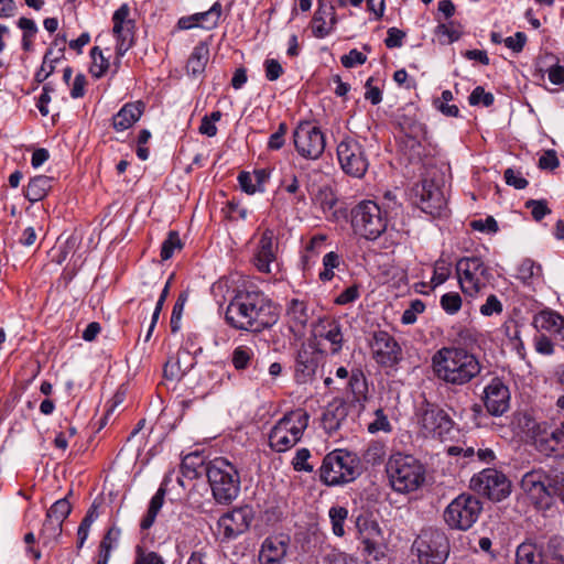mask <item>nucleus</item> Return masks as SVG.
<instances>
[{"mask_svg":"<svg viewBox=\"0 0 564 564\" xmlns=\"http://www.w3.org/2000/svg\"><path fill=\"white\" fill-rule=\"evenodd\" d=\"M226 322L238 330L260 333L272 327L279 313L272 300L261 292H239L228 304Z\"/></svg>","mask_w":564,"mask_h":564,"instance_id":"obj_1","label":"nucleus"},{"mask_svg":"<svg viewBox=\"0 0 564 564\" xmlns=\"http://www.w3.org/2000/svg\"><path fill=\"white\" fill-rule=\"evenodd\" d=\"M432 368L437 379L451 386H464L481 371L478 358L458 347L438 349L432 357Z\"/></svg>","mask_w":564,"mask_h":564,"instance_id":"obj_2","label":"nucleus"},{"mask_svg":"<svg viewBox=\"0 0 564 564\" xmlns=\"http://www.w3.org/2000/svg\"><path fill=\"white\" fill-rule=\"evenodd\" d=\"M386 474L395 492L417 490L425 481L424 466L412 455L395 453L386 463Z\"/></svg>","mask_w":564,"mask_h":564,"instance_id":"obj_3","label":"nucleus"},{"mask_svg":"<svg viewBox=\"0 0 564 564\" xmlns=\"http://www.w3.org/2000/svg\"><path fill=\"white\" fill-rule=\"evenodd\" d=\"M207 479L214 499L229 505L240 492V475L237 467L224 457H216L206 467Z\"/></svg>","mask_w":564,"mask_h":564,"instance_id":"obj_4","label":"nucleus"},{"mask_svg":"<svg viewBox=\"0 0 564 564\" xmlns=\"http://www.w3.org/2000/svg\"><path fill=\"white\" fill-rule=\"evenodd\" d=\"M318 473L324 485L341 486L354 481L360 475V460L354 453L335 449L323 458Z\"/></svg>","mask_w":564,"mask_h":564,"instance_id":"obj_5","label":"nucleus"},{"mask_svg":"<svg viewBox=\"0 0 564 564\" xmlns=\"http://www.w3.org/2000/svg\"><path fill=\"white\" fill-rule=\"evenodd\" d=\"M310 415L304 409L286 412L271 429L269 446L276 453H284L295 446L308 426Z\"/></svg>","mask_w":564,"mask_h":564,"instance_id":"obj_6","label":"nucleus"},{"mask_svg":"<svg viewBox=\"0 0 564 564\" xmlns=\"http://www.w3.org/2000/svg\"><path fill=\"white\" fill-rule=\"evenodd\" d=\"M350 215L354 232L366 240L375 241L388 229V212L373 200L358 203Z\"/></svg>","mask_w":564,"mask_h":564,"instance_id":"obj_7","label":"nucleus"},{"mask_svg":"<svg viewBox=\"0 0 564 564\" xmlns=\"http://www.w3.org/2000/svg\"><path fill=\"white\" fill-rule=\"evenodd\" d=\"M455 270L462 292L470 297L480 294L492 279L488 265L475 256L460 258Z\"/></svg>","mask_w":564,"mask_h":564,"instance_id":"obj_8","label":"nucleus"},{"mask_svg":"<svg viewBox=\"0 0 564 564\" xmlns=\"http://www.w3.org/2000/svg\"><path fill=\"white\" fill-rule=\"evenodd\" d=\"M416 424L422 436L445 440L454 427L449 414L438 404L424 400L415 410Z\"/></svg>","mask_w":564,"mask_h":564,"instance_id":"obj_9","label":"nucleus"},{"mask_svg":"<svg viewBox=\"0 0 564 564\" xmlns=\"http://www.w3.org/2000/svg\"><path fill=\"white\" fill-rule=\"evenodd\" d=\"M412 552L420 564H443L449 552L448 539L438 529H424L414 540Z\"/></svg>","mask_w":564,"mask_h":564,"instance_id":"obj_10","label":"nucleus"},{"mask_svg":"<svg viewBox=\"0 0 564 564\" xmlns=\"http://www.w3.org/2000/svg\"><path fill=\"white\" fill-rule=\"evenodd\" d=\"M482 510L480 500L469 494H462L444 510V521L454 530L466 531L478 520Z\"/></svg>","mask_w":564,"mask_h":564,"instance_id":"obj_11","label":"nucleus"},{"mask_svg":"<svg viewBox=\"0 0 564 564\" xmlns=\"http://www.w3.org/2000/svg\"><path fill=\"white\" fill-rule=\"evenodd\" d=\"M469 486L478 495L497 502L511 494V481L503 473L495 468H485L475 474Z\"/></svg>","mask_w":564,"mask_h":564,"instance_id":"obj_12","label":"nucleus"},{"mask_svg":"<svg viewBox=\"0 0 564 564\" xmlns=\"http://www.w3.org/2000/svg\"><path fill=\"white\" fill-rule=\"evenodd\" d=\"M337 158L343 171L357 178L362 177L369 167L368 156L362 144L350 137H345L338 143Z\"/></svg>","mask_w":564,"mask_h":564,"instance_id":"obj_13","label":"nucleus"},{"mask_svg":"<svg viewBox=\"0 0 564 564\" xmlns=\"http://www.w3.org/2000/svg\"><path fill=\"white\" fill-rule=\"evenodd\" d=\"M293 140L296 151L304 159L316 160L324 152V133L311 122H301L294 130Z\"/></svg>","mask_w":564,"mask_h":564,"instance_id":"obj_14","label":"nucleus"},{"mask_svg":"<svg viewBox=\"0 0 564 564\" xmlns=\"http://www.w3.org/2000/svg\"><path fill=\"white\" fill-rule=\"evenodd\" d=\"M370 349L375 361L381 367H394L402 359L401 346L384 330L372 334Z\"/></svg>","mask_w":564,"mask_h":564,"instance_id":"obj_15","label":"nucleus"},{"mask_svg":"<svg viewBox=\"0 0 564 564\" xmlns=\"http://www.w3.org/2000/svg\"><path fill=\"white\" fill-rule=\"evenodd\" d=\"M414 196L421 210L433 217L441 216L446 207L444 194L433 181L423 180L416 184Z\"/></svg>","mask_w":564,"mask_h":564,"instance_id":"obj_16","label":"nucleus"},{"mask_svg":"<svg viewBox=\"0 0 564 564\" xmlns=\"http://www.w3.org/2000/svg\"><path fill=\"white\" fill-rule=\"evenodd\" d=\"M112 33L117 40V55H124L133 45L135 23L130 18V7L121 4L112 14Z\"/></svg>","mask_w":564,"mask_h":564,"instance_id":"obj_17","label":"nucleus"},{"mask_svg":"<svg viewBox=\"0 0 564 564\" xmlns=\"http://www.w3.org/2000/svg\"><path fill=\"white\" fill-rule=\"evenodd\" d=\"M284 311L289 329L295 336L302 337L314 317V308L305 299L292 297L285 301Z\"/></svg>","mask_w":564,"mask_h":564,"instance_id":"obj_18","label":"nucleus"},{"mask_svg":"<svg viewBox=\"0 0 564 564\" xmlns=\"http://www.w3.org/2000/svg\"><path fill=\"white\" fill-rule=\"evenodd\" d=\"M509 387L498 377H495L484 388L481 401L487 412L492 416L503 415L510 408Z\"/></svg>","mask_w":564,"mask_h":564,"instance_id":"obj_19","label":"nucleus"},{"mask_svg":"<svg viewBox=\"0 0 564 564\" xmlns=\"http://www.w3.org/2000/svg\"><path fill=\"white\" fill-rule=\"evenodd\" d=\"M535 449L546 457H564V421L552 431H539L533 436Z\"/></svg>","mask_w":564,"mask_h":564,"instance_id":"obj_20","label":"nucleus"},{"mask_svg":"<svg viewBox=\"0 0 564 564\" xmlns=\"http://www.w3.org/2000/svg\"><path fill=\"white\" fill-rule=\"evenodd\" d=\"M546 481L547 471L532 469L522 476L521 488L535 505L547 506Z\"/></svg>","mask_w":564,"mask_h":564,"instance_id":"obj_21","label":"nucleus"},{"mask_svg":"<svg viewBox=\"0 0 564 564\" xmlns=\"http://www.w3.org/2000/svg\"><path fill=\"white\" fill-rule=\"evenodd\" d=\"M290 546V538L284 534L270 535L261 544L260 564H283Z\"/></svg>","mask_w":564,"mask_h":564,"instance_id":"obj_22","label":"nucleus"},{"mask_svg":"<svg viewBox=\"0 0 564 564\" xmlns=\"http://www.w3.org/2000/svg\"><path fill=\"white\" fill-rule=\"evenodd\" d=\"M250 518L246 509H234L223 514L218 522V531L224 539L231 540L248 530Z\"/></svg>","mask_w":564,"mask_h":564,"instance_id":"obj_23","label":"nucleus"},{"mask_svg":"<svg viewBox=\"0 0 564 564\" xmlns=\"http://www.w3.org/2000/svg\"><path fill=\"white\" fill-rule=\"evenodd\" d=\"M314 336L324 338L330 344V352L337 354L341 350L344 344V335L339 321L333 317L318 318L314 325Z\"/></svg>","mask_w":564,"mask_h":564,"instance_id":"obj_24","label":"nucleus"},{"mask_svg":"<svg viewBox=\"0 0 564 564\" xmlns=\"http://www.w3.org/2000/svg\"><path fill=\"white\" fill-rule=\"evenodd\" d=\"M274 231L265 229L259 240L254 254V265L260 272L271 273V263L275 261L276 243H274Z\"/></svg>","mask_w":564,"mask_h":564,"instance_id":"obj_25","label":"nucleus"},{"mask_svg":"<svg viewBox=\"0 0 564 564\" xmlns=\"http://www.w3.org/2000/svg\"><path fill=\"white\" fill-rule=\"evenodd\" d=\"M348 405L343 400L330 402L322 416V426L325 432L333 436L347 423Z\"/></svg>","mask_w":564,"mask_h":564,"instance_id":"obj_26","label":"nucleus"},{"mask_svg":"<svg viewBox=\"0 0 564 564\" xmlns=\"http://www.w3.org/2000/svg\"><path fill=\"white\" fill-rule=\"evenodd\" d=\"M318 367L317 355L308 348H301L295 360V380L300 384L307 383L313 379Z\"/></svg>","mask_w":564,"mask_h":564,"instance_id":"obj_27","label":"nucleus"},{"mask_svg":"<svg viewBox=\"0 0 564 564\" xmlns=\"http://www.w3.org/2000/svg\"><path fill=\"white\" fill-rule=\"evenodd\" d=\"M336 24V12L332 4L319 2L313 18V34L318 39L326 37Z\"/></svg>","mask_w":564,"mask_h":564,"instance_id":"obj_28","label":"nucleus"},{"mask_svg":"<svg viewBox=\"0 0 564 564\" xmlns=\"http://www.w3.org/2000/svg\"><path fill=\"white\" fill-rule=\"evenodd\" d=\"M144 104L134 101L126 104L112 118V126L117 131L131 128L142 116Z\"/></svg>","mask_w":564,"mask_h":564,"instance_id":"obj_29","label":"nucleus"},{"mask_svg":"<svg viewBox=\"0 0 564 564\" xmlns=\"http://www.w3.org/2000/svg\"><path fill=\"white\" fill-rule=\"evenodd\" d=\"M535 326L564 341V317L554 311H542L534 318Z\"/></svg>","mask_w":564,"mask_h":564,"instance_id":"obj_30","label":"nucleus"},{"mask_svg":"<svg viewBox=\"0 0 564 564\" xmlns=\"http://www.w3.org/2000/svg\"><path fill=\"white\" fill-rule=\"evenodd\" d=\"M348 387L352 395V402L358 404L362 410L369 399L368 395V382L360 369H354L350 372Z\"/></svg>","mask_w":564,"mask_h":564,"instance_id":"obj_31","label":"nucleus"},{"mask_svg":"<svg viewBox=\"0 0 564 564\" xmlns=\"http://www.w3.org/2000/svg\"><path fill=\"white\" fill-rule=\"evenodd\" d=\"M53 177L46 175H37L31 178L25 188V198L35 203L43 199L52 187Z\"/></svg>","mask_w":564,"mask_h":564,"instance_id":"obj_32","label":"nucleus"},{"mask_svg":"<svg viewBox=\"0 0 564 564\" xmlns=\"http://www.w3.org/2000/svg\"><path fill=\"white\" fill-rule=\"evenodd\" d=\"M209 59V48L205 43H198L187 61V74L198 76L204 70Z\"/></svg>","mask_w":564,"mask_h":564,"instance_id":"obj_33","label":"nucleus"},{"mask_svg":"<svg viewBox=\"0 0 564 564\" xmlns=\"http://www.w3.org/2000/svg\"><path fill=\"white\" fill-rule=\"evenodd\" d=\"M62 59L61 50H54L48 47L44 54L42 65L36 72L34 79L36 83H43L46 80L55 70V63Z\"/></svg>","mask_w":564,"mask_h":564,"instance_id":"obj_34","label":"nucleus"},{"mask_svg":"<svg viewBox=\"0 0 564 564\" xmlns=\"http://www.w3.org/2000/svg\"><path fill=\"white\" fill-rule=\"evenodd\" d=\"M164 497L165 489L163 487H160L155 495L151 498L147 514L140 522V528L142 530H148L153 525L155 518L163 506Z\"/></svg>","mask_w":564,"mask_h":564,"instance_id":"obj_35","label":"nucleus"},{"mask_svg":"<svg viewBox=\"0 0 564 564\" xmlns=\"http://www.w3.org/2000/svg\"><path fill=\"white\" fill-rule=\"evenodd\" d=\"M517 564H543L544 556L536 545L522 543L517 549Z\"/></svg>","mask_w":564,"mask_h":564,"instance_id":"obj_36","label":"nucleus"},{"mask_svg":"<svg viewBox=\"0 0 564 564\" xmlns=\"http://www.w3.org/2000/svg\"><path fill=\"white\" fill-rule=\"evenodd\" d=\"M547 505L553 497H557L564 503V471L552 469L547 473L546 481Z\"/></svg>","mask_w":564,"mask_h":564,"instance_id":"obj_37","label":"nucleus"},{"mask_svg":"<svg viewBox=\"0 0 564 564\" xmlns=\"http://www.w3.org/2000/svg\"><path fill=\"white\" fill-rule=\"evenodd\" d=\"M543 271L541 264L534 262L532 259H524L519 268L517 278L524 284H532L535 280L542 278Z\"/></svg>","mask_w":564,"mask_h":564,"instance_id":"obj_38","label":"nucleus"},{"mask_svg":"<svg viewBox=\"0 0 564 564\" xmlns=\"http://www.w3.org/2000/svg\"><path fill=\"white\" fill-rule=\"evenodd\" d=\"M452 274V263L443 257L438 258L433 265V275L431 279V286L435 289L445 283Z\"/></svg>","mask_w":564,"mask_h":564,"instance_id":"obj_39","label":"nucleus"},{"mask_svg":"<svg viewBox=\"0 0 564 564\" xmlns=\"http://www.w3.org/2000/svg\"><path fill=\"white\" fill-rule=\"evenodd\" d=\"M195 14L198 21V28L212 30L218 25L221 15V4L215 2L209 10Z\"/></svg>","mask_w":564,"mask_h":564,"instance_id":"obj_40","label":"nucleus"},{"mask_svg":"<svg viewBox=\"0 0 564 564\" xmlns=\"http://www.w3.org/2000/svg\"><path fill=\"white\" fill-rule=\"evenodd\" d=\"M90 56L93 59L89 69L90 74L95 78L102 77L110 67L109 59L104 56L102 51L98 46L90 50Z\"/></svg>","mask_w":564,"mask_h":564,"instance_id":"obj_41","label":"nucleus"},{"mask_svg":"<svg viewBox=\"0 0 564 564\" xmlns=\"http://www.w3.org/2000/svg\"><path fill=\"white\" fill-rule=\"evenodd\" d=\"M341 259L335 251H330L323 257V270L319 272V280L323 282L330 281L334 276V270L339 267Z\"/></svg>","mask_w":564,"mask_h":564,"instance_id":"obj_42","label":"nucleus"},{"mask_svg":"<svg viewBox=\"0 0 564 564\" xmlns=\"http://www.w3.org/2000/svg\"><path fill=\"white\" fill-rule=\"evenodd\" d=\"M435 35L437 36L438 42L442 45H447V44H452L453 42L459 40L460 32L455 26L454 22L440 23L435 28Z\"/></svg>","mask_w":564,"mask_h":564,"instance_id":"obj_43","label":"nucleus"},{"mask_svg":"<svg viewBox=\"0 0 564 564\" xmlns=\"http://www.w3.org/2000/svg\"><path fill=\"white\" fill-rule=\"evenodd\" d=\"M189 297L188 290L182 291L178 294V297L173 306L172 315H171V330L172 333H177L181 328V321L184 312L185 304L187 303Z\"/></svg>","mask_w":564,"mask_h":564,"instance_id":"obj_44","label":"nucleus"},{"mask_svg":"<svg viewBox=\"0 0 564 564\" xmlns=\"http://www.w3.org/2000/svg\"><path fill=\"white\" fill-rule=\"evenodd\" d=\"M329 519L332 522V530L336 536L345 534L344 523L348 516V510L345 507L334 506L329 509Z\"/></svg>","mask_w":564,"mask_h":564,"instance_id":"obj_45","label":"nucleus"},{"mask_svg":"<svg viewBox=\"0 0 564 564\" xmlns=\"http://www.w3.org/2000/svg\"><path fill=\"white\" fill-rule=\"evenodd\" d=\"M188 351L177 352L176 357H171L164 365L163 372L166 379L173 380L182 377L186 369L181 367V357H188Z\"/></svg>","mask_w":564,"mask_h":564,"instance_id":"obj_46","label":"nucleus"},{"mask_svg":"<svg viewBox=\"0 0 564 564\" xmlns=\"http://www.w3.org/2000/svg\"><path fill=\"white\" fill-rule=\"evenodd\" d=\"M362 553L372 561L379 562L386 557L387 546L383 541H369L366 539L361 541Z\"/></svg>","mask_w":564,"mask_h":564,"instance_id":"obj_47","label":"nucleus"},{"mask_svg":"<svg viewBox=\"0 0 564 564\" xmlns=\"http://www.w3.org/2000/svg\"><path fill=\"white\" fill-rule=\"evenodd\" d=\"M183 248L180 235L177 231H170L166 239L163 241L161 246V259L169 260L173 257L176 250H181Z\"/></svg>","mask_w":564,"mask_h":564,"instance_id":"obj_48","label":"nucleus"},{"mask_svg":"<svg viewBox=\"0 0 564 564\" xmlns=\"http://www.w3.org/2000/svg\"><path fill=\"white\" fill-rule=\"evenodd\" d=\"M72 511V506L67 498L56 500L47 510L46 517L59 522H64Z\"/></svg>","mask_w":564,"mask_h":564,"instance_id":"obj_49","label":"nucleus"},{"mask_svg":"<svg viewBox=\"0 0 564 564\" xmlns=\"http://www.w3.org/2000/svg\"><path fill=\"white\" fill-rule=\"evenodd\" d=\"M425 307L424 302L419 299L411 301L409 307L402 314L401 323L404 325L414 324L417 319V315L422 314Z\"/></svg>","mask_w":564,"mask_h":564,"instance_id":"obj_50","label":"nucleus"},{"mask_svg":"<svg viewBox=\"0 0 564 564\" xmlns=\"http://www.w3.org/2000/svg\"><path fill=\"white\" fill-rule=\"evenodd\" d=\"M360 541H383L382 530L376 521H365L359 528Z\"/></svg>","mask_w":564,"mask_h":564,"instance_id":"obj_51","label":"nucleus"},{"mask_svg":"<svg viewBox=\"0 0 564 564\" xmlns=\"http://www.w3.org/2000/svg\"><path fill=\"white\" fill-rule=\"evenodd\" d=\"M252 356L253 351L251 348L247 346H238L232 351L231 361L234 367L238 370L247 368Z\"/></svg>","mask_w":564,"mask_h":564,"instance_id":"obj_52","label":"nucleus"},{"mask_svg":"<svg viewBox=\"0 0 564 564\" xmlns=\"http://www.w3.org/2000/svg\"><path fill=\"white\" fill-rule=\"evenodd\" d=\"M441 306L447 314H456L462 307V297L457 292H448L441 296Z\"/></svg>","mask_w":564,"mask_h":564,"instance_id":"obj_53","label":"nucleus"},{"mask_svg":"<svg viewBox=\"0 0 564 564\" xmlns=\"http://www.w3.org/2000/svg\"><path fill=\"white\" fill-rule=\"evenodd\" d=\"M310 457L311 452L307 448L297 449L292 459L293 468L296 471L312 473L314 470V466L308 463Z\"/></svg>","mask_w":564,"mask_h":564,"instance_id":"obj_54","label":"nucleus"},{"mask_svg":"<svg viewBox=\"0 0 564 564\" xmlns=\"http://www.w3.org/2000/svg\"><path fill=\"white\" fill-rule=\"evenodd\" d=\"M495 101V96L491 93L485 91L484 87L477 86L468 97L470 106L482 105L490 107Z\"/></svg>","mask_w":564,"mask_h":564,"instance_id":"obj_55","label":"nucleus"},{"mask_svg":"<svg viewBox=\"0 0 564 564\" xmlns=\"http://www.w3.org/2000/svg\"><path fill=\"white\" fill-rule=\"evenodd\" d=\"M390 432L391 424L388 416L382 409H377L375 412V420L368 424V432L376 434L378 432Z\"/></svg>","mask_w":564,"mask_h":564,"instance_id":"obj_56","label":"nucleus"},{"mask_svg":"<svg viewBox=\"0 0 564 564\" xmlns=\"http://www.w3.org/2000/svg\"><path fill=\"white\" fill-rule=\"evenodd\" d=\"M133 564H165V561L159 553L138 546Z\"/></svg>","mask_w":564,"mask_h":564,"instance_id":"obj_57","label":"nucleus"},{"mask_svg":"<svg viewBox=\"0 0 564 564\" xmlns=\"http://www.w3.org/2000/svg\"><path fill=\"white\" fill-rule=\"evenodd\" d=\"M427 130L425 124L414 122L405 129V135L412 142V148L421 145V142L426 139Z\"/></svg>","mask_w":564,"mask_h":564,"instance_id":"obj_58","label":"nucleus"},{"mask_svg":"<svg viewBox=\"0 0 564 564\" xmlns=\"http://www.w3.org/2000/svg\"><path fill=\"white\" fill-rule=\"evenodd\" d=\"M323 560L325 564H358L356 557L337 549L325 554Z\"/></svg>","mask_w":564,"mask_h":564,"instance_id":"obj_59","label":"nucleus"},{"mask_svg":"<svg viewBox=\"0 0 564 564\" xmlns=\"http://www.w3.org/2000/svg\"><path fill=\"white\" fill-rule=\"evenodd\" d=\"M525 207L531 209V214L534 220L540 221L546 215L551 214V209L547 207L546 200L544 199H530L525 203Z\"/></svg>","mask_w":564,"mask_h":564,"instance_id":"obj_60","label":"nucleus"},{"mask_svg":"<svg viewBox=\"0 0 564 564\" xmlns=\"http://www.w3.org/2000/svg\"><path fill=\"white\" fill-rule=\"evenodd\" d=\"M63 523L54 519L47 518L43 523L41 534L46 540H55L62 534Z\"/></svg>","mask_w":564,"mask_h":564,"instance_id":"obj_61","label":"nucleus"},{"mask_svg":"<svg viewBox=\"0 0 564 564\" xmlns=\"http://www.w3.org/2000/svg\"><path fill=\"white\" fill-rule=\"evenodd\" d=\"M560 546L561 542L557 538L550 539L543 556L556 563H564V554Z\"/></svg>","mask_w":564,"mask_h":564,"instance_id":"obj_62","label":"nucleus"},{"mask_svg":"<svg viewBox=\"0 0 564 564\" xmlns=\"http://www.w3.org/2000/svg\"><path fill=\"white\" fill-rule=\"evenodd\" d=\"M505 181L508 185L517 189H523L528 186L529 182L522 176L519 171L511 167L507 169L503 174Z\"/></svg>","mask_w":564,"mask_h":564,"instance_id":"obj_63","label":"nucleus"},{"mask_svg":"<svg viewBox=\"0 0 564 564\" xmlns=\"http://www.w3.org/2000/svg\"><path fill=\"white\" fill-rule=\"evenodd\" d=\"M366 61L367 56L356 48L350 50L348 54H345L340 57V62L346 68H351L356 65H362L366 63Z\"/></svg>","mask_w":564,"mask_h":564,"instance_id":"obj_64","label":"nucleus"}]
</instances>
